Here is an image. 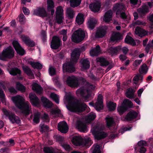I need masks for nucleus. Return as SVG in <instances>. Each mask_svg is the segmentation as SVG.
Returning a JSON list of instances; mask_svg holds the SVG:
<instances>
[{
    "label": "nucleus",
    "mask_w": 153,
    "mask_h": 153,
    "mask_svg": "<svg viewBox=\"0 0 153 153\" xmlns=\"http://www.w3.org/2000/svg\"><path fill=\"white\" fill-rule=\"evenodd\" d=\"M64 102L66 107L69 111L77 113L80 112L87 108V106L84 103H80L75 101L70 92H65Z\"/></svg>",
    "instance_id": "obj_1"
},
{
    "label": "nucleus",
    "mask_w": 153,
    "mask_h": 153,
    "mask_svg": "<svg viewBox=\"0 0 153 153\" xmlns=\"http://www.w3.org/2000/svg\"><path fill=\"white\" fill-rule=\"evenodd\" d=\"M11 100L15 105L20 109L26 114H28L31 111V106L29 102H25L24 99L21 96L17 95L13 97Z\"/></svg>",
    "instance_id": "obj_2"
},
{
    "label": "nucleus",
    "mask_w": 153,
    "mask_h": 153,
    "mask_svg": "<svg viewBox=\"0 0 153 153\" xmlns=\"http://www.w3.org/2000/svg\"><path fill=\"white\" fill-rule=\"evenodd\" d=\"M80 50L78 48L75 49L71 55V62H67L63 65V71L64 72H72L74 71L75 68L74 64L79 59L80 54Z\"/></svg>",
    "instance_id": "obj_3"
},
{
    "label": "nucleus",
    "mask_w": 153,
    "mask_h": 153,
    "mask_svg": "<svg viewBox=\"0 0 153 153\" xmlns=\"http://www.w3.org/2000/svg\"><path fill=\"white\" fill-rule=\"evenodd\" d=\"M96 86L86 82L85 87H81L77 90L76 94L78 96H81L84 98L85 101H88V99L91 96V92L92 90H94Z\"/></svg>",
    "instance_id": "obj_4"
},
{
    "label": "nucleus",
    "mask_w": 153,
    "mask_h": 153,
    "mask_svg": "<svg viewBox=\"0 0 153 153\" xmlns=\"http://www.w3.org/2000/svg\"><path fill=\"white\" fill-rule=\"evenodd\" d=\"M91 139L88 138L85 140H83L80 136H74L72 139V143L76 146H79L84 147L87 146L91 144Z\"/></svg>",
    "instance_id": "obj_5"
},
{
    "label": "nucleus",
    "mask_w": 153,
    "mask_h": 153,
    "mask_svg": "<svg viewBox=\"0 0 153 153\" xmlns=\"http://www.w3.org/2000/svg\"><path fill=\"white\" fill-rule=\"evenodd\" d=\"M126 9V7L122 4H116L113 7L114 11H116V15L117 17L120 16L126 21L130 19L129 16H126L125 13L123 12Z\"/></svg>",
    "instance_id": "obj_6"
},
{
    "label": "nucleus",
    "mask_w": 153,
    "mask_h": 153,
    "mask_svg": "<svg viewBox=\"0 0 153 153\" xmlns=\"http://www.w3.org/2000/svg\"><path fill=\"white\" fill-rule=\"evenodd\" d=\"M91 131L95 139L97 140L103 138L107 136V134L102 131L99 125L93 127Z\"/></svg>",
    "instance_id": "obj_7"
},
{
    "label": "nucleus",
    "mask_w": 153,
    "mask_h": 153,
    "mask_svg": "<svg viewBox=\"0 0 153 153\" xmlns=\"http://www.w3.org/2000/svg\"><path fill=\"white\" fill-rule=\"evenodd\" d=\"M87 35L85 31L79 28L72 34L71 39L74 42L78 43L82 40Z\"/></svg>",
    "instance_id": "obj_8"
},
{
    "label": "nucleus",
    "mask_w": 153,
    "mask_h": 153,
    "mask_svg": "<svg viewBox=\"0 0 153 153\" xmlns=\"http://www.w3.org/2000/svg\"><path fill=\"white\" fill-rule=\"evenodd\" d=\"M14 51L12 48L9 47L4 49L2 53L0 54V59L5 61L13 58L14 56Z\"/></svg>",
    "instance_id": "obj_9"
},
{
    "label": "nucleus",
    "mask_w": 153,
    "mask_h": 153,
    "mask_svg": "<svg viewBox=\"0 0 153 153\" xmlns=\"http://www.w3.org/2000/svg\"><path fill=\"white\" fill-rule=\"evenodd\" d=\"M2 111L4 115L8 117L11 123L17 124L20 123V120L19 118L16 116L14 114L8 112L7 109L4 108H3Z\"/></svg>",
    "instance_id": "obj_10"
},
{
    "label": "nucleus",
    "mask_w": 153,
    "mask_h": 153,
    "mask_svg": "<svg viewBox=\"0 0 153 153\" xmlns=\"http://www.w3.org/2000/svg\"><path fill=\"white\" fill-rule=\"evenodd\" d=\"M56 15L55 21L58 24H61L64 20L63 10L61 7L59 6L57 7L56 10Z\"/></svg>",
    "instance_id": "obj_11"
},
{
    "label": "nucleus",
    "mask_w": 153,
    "mask_h": 153,
    "mask_svg": "<svg viewBox=\"0 0 153 153\" xmlns=\"http://www.w3.org/2000/svg\"><path fill=\"white\" fill-rule=\"evenodd\" d=\"M79 82L78 78L74 76L68 77L66 80V83L69 86L71 87L77 86Z\"/></svg>",
    "instance_id": "obj_12"
},
{
    "label": "nucleus",
    "mask_w": 153,
    "mask_h": 153,
    "mask_svg": "<svg viewBox=\"0 0 153 153\" xmlns=\"http://www.w3.org/2000/svg\"><path fill=\"white\" fill-rule=\"evenodd\" d=\"M60 41L59 38L57 36H54L51 43V46L52 49H58L59 50V47L61 46Z\"/></svg>",
    "instance_id": "obj_13"
},
{
    "label": "nucleus",
    "mask_w": 153,
    "mask_h": 153,
    "mask_svg": "<svg viewBox=\"0 0 153 153\" xmlns=\"http://www.w3.org/2000/svg\"><path fill=\"white\" fill-rule=\"evenodd\" d=\"M75 16V13L73 10L70 8L67 9L66 11V22L70 23L72 22V19Z\"/></svg>",
    "instance_id": "obj_14"
},
{
    "label": "nucleus",
    "mask_w": 153,
    "mask_h": 153,
    "mask_svg": "<svg viewBox=\"0 0 153 153\" xmlns=\"http://www.w3.org/2000/svg\"><path fill=\"white\" fill-rule=\"evenodd\" d=\"M13 45L17 53L20 55H23L25 53V51L19 44L18 42L16 40L12 42Z\"/></svg>",
    "instance_id": "obj_15"
},
{
    "label": "nucleus",
    "mask_w": 153,
    "mask_h": 153,
    "mask_svg": "<svg viewBox=\"0 0 153 153\" xmlns=\"http://www.w3.org/2000/svg\"><path fill=\"white\" fill-rule=\"evenodd\" d=\"M94 107L96 109L99 111L102 109L103 108L102 100V96L101 94H99L98 97L97 102L95 103Z\"/></svg>",
    "instance_id": "obj_16"
},
{
    "label": "nucleus",
    "mask_w": 153,
    "mask_h": 153,
    "mask_svg": "<svg viewBox=\"0 0 153 153\" xmlns=\"http://www.w3.org/2000/svg\"><path fill=\"white\" fill-rule=\"evenodd\" d=\"M108 28L106 26L101 27L97 30L95 37L96 38H102L104 36L106 33V30Z\"/></svg>",
    "instance_id": "obj_17"
},
{
    "label": "nucleus",
    "mask_w": 153,
    "mask_h": 153,
    "mask_svg": "<svg viewBox=\"0 0 153 153\" xmlns=\"http://www.w3.org/2000/svg\"><path fill=\"white\" fill-rule=\"evenodd\" d=\"M58 128L59 131L64 133H66L68 130V126L65 121L59 123L58 124Z\"/></svg>",
    "instance_id": "obj_18"
},
{
    "label": "nucleus",
    "mask_w": 153,
    "mask_h": 153,
    "mask_svg": "<svg viewBox=\"0 0 153 153\" xmlns=\"http://www.w3.org/2000/svg\"><path fill=\"white\" fill-rule=\"evenodd\" d=\"M112 11L111 10H109L105 13L103 18V21L106 23H109L112 20Z\"/></svg>",
    "instance_id": "obj_19"
},
{
    "label": "nucleus",
    "mask_w": 153,
    "mask_h": 153,
    "mask_svg": "<svg viewBox=\"0 0 153 153\" xmlns=\"http://www.w3.org/2000/svg\"><path fill=\"white\" fill-rule=\"evenodd\" d=\"M29 98L32 105L36 106L39 104L40 100L35 94L30 93Z\"/></svg>",
    "instance_id": "obj_20"
},
{
    "label": "nucleus",
    "mask_w": 153,
    "mask_h": 153,
    "mask_svg": "<svg viewBox=\"0 0 153 153\" xmlns=\"http://www.w3.org/2000/svg\"><path fill=\"white\" fill-rule=\"evenodd\" d=\"M34 14L41 17H45L47 15L45 9L43 8H39L34 10Z\"/></svg>",
    "instance_id": "obj_21"
},
{
    "label": "nucleus",
    "mask_w": 153,
    "mask_h": 153,
    "mask_svg": "<svg viewBox=\"0 0 153 153\" xmlns=\"http://www.w3.org/2000/svg\"><path fill=\"white\" fill-rule=\"evenodd\" d=\"M121 47L118 46L116 47H111L108 50V52L109 53L110 55L113 56L117 55L120 51Z\"/></svg>",
    "instance_id": "obj_22"
},
{
    "label": "nucleus",
    "mask_w": 153,
    "mask_h": 153,
    "mask_svg": "<svg viewBox=\"0 0 153 153\" xmlns=\"http://www.w3.org/2000/svg\"><path fill=\"white\" fill-rule=\"evenodd\" d=\"M100 7V3L99 1L96 3L91 4L89 5V7L91 11L94 12H98Z\"/></svg>",
    "instance_id": "obj_23"
},
{
    "label": "nucleus",
    "mask_w": 153,
    "mask_h": 153,
    "mask_svg": "<svg viewBox=\"0 0 153 153\" xmlns=\"http://www.w3.org/2000/svg\"><path fill=\"white\" fill-rule=\"evenodd\" d=\"M76 127L81 132H85L87 131V128L85 124L82 122L78 121L76 124Z\"/></svg>",
    "instance_id": "obj_24"
},
{
    "label": "nucleus",
    "mask_w": 153,
    "mask_h": 153,
    "mask_svg": "<svg viewBox=\"0 0 153 153\" xmlns=\"http://www.w3.org/2000/svg\"><path fill=\"white\" fill-rule=\"evenodd\" d=\"M97 23L96 19L94 18L90 17L88 19L87 25L88 28L93 29Z\"/></svg>",
    "instance_id": "obj_25"
},
{
    "label": "nucleus",
    "mask_w": 153,
    "mask_h": 153,
    "mask_svg": "<svg viewBox=\"0 0 153 153\" xmlns=\"http://www.w3.org/2000/svg\"><path fill=\"white\" fill-rule=\"evenodd\" d=\"M96 117L95 114L93 112H91L87 116L85 117L84 120L86 123H88L94 120Z\"/></svg>",
    "instance_id": "obj_26"
},
{
    "label": "nucleus",
    "mask_w": 153,
    "mask_h": 153,
    "mask_svg": "<svg viewBox=\"0 0 153 153\" xmlns=\"http://www.w3.org/2000/svg\"><path fill=\"white\" fill-rule=\"evenodd\" d=\"M137 114L134 111H130L126 117V120L130 121L135 118L137 116Z\"/></svg>",
    "instance_id": "obj_27"
},
{
    "label": "nucleus",
    "mask_w": 153,
    "mask_h": 153,
    "mask_svg": "<svg viewBox=\"0 0 153 153\" xmlns=\"http://www.w3.org/2000/svg\"><path fill=\"white\" fill-rule=\"evenodd\" d=\"M81 68L82 70L87 69L90 67V62L87 59H82L80 61Z\"/></svg>",
    "instance_id": "obj_28"
},
{
    "label": "nucleus",
    "mask_w": 153,
    "mask_h": 153,
    "mask_svg": "<svg viewBox=\"0 0 153 153\" xmlns=\"http://www.w3.org/2000/svg\"><path fill=\"white\" fill-rule=\"evenodd\" d=\"M54 2L53 0H47V5L48 10L49 11H51V13L52 15H53L54 10L53 9L54 7Z\"/></svg>",
    "instance_id": "obj_29"
},
{
    "label": "nucleus",
    "mask_w": 153,
    "mask_h": 153,
    "mask_svg": "<svg viewBox=\"0 0 153 153\" xmlns=\"http://www.w3.org/2000/svg\"><path fill=\"white\" fill-rule=\"evenodd\" d=\"M32 89L37 94H40L42 93V90L41 87L37 83L33 82L32 84Z\"/></svg>",
    "instance_id": "obj_30"
},
{
    "label": "nucleus",
    "mask_w": 153,
    "mask_h": 153,
    "mask_svg": "<svg viewBox=\"0 0 153 153\" xmlns=\"http://www.w3.org/2000/svg\"><path fill=\"white\" fill-rule=\"evenodd\" d=\"M100 46L97 45L95 48L92 49L90 52L91 56H94L98 55L100 51Z\"/></svg>",
    "instance_id": "obj_31"
},
{
    "label": "nucleus",
    "mask_w": 153,
    "mask_h": 153,
    "mask_svg": "<svg viewBox=\"0 0 153 153\" xmlns=\"http://www.w3.org/2000/svg\"><path fill=\"white\" fill-rule=\"evenodd\" d=\"M42 102L43 103L44 106L46 108H50L52 105V103L49 101L46 98L44 97L41 98Z\"/></svg>",
    "instance_id": "obj_32"
},
{
    "label": "nucleus",
    "mask_w": 153,
    "mask_h": 153,
    "mask_svg": "<svg viewBox=\"0 0 153 153\" xmlns=\"http://www.w3.org/2000/svg\"><path fill=\"white\" fill-rule=\"evenodd\" d=\"M23 69L24 72L27 74L30 79H32L34 78L33 74L28 67L24 66L23 67Z\"/></svg>",
    "instance_id": "obj_33"
},
{
    "label": "nucleus",
    "mask_w": 153,
    "mask_h": 153,
    "mask_svg": "<svg viewBox=\"0 0 153 153\" xmlns=\"http://www.w3.org/2000/svg\"><path fill=\"white\" fill-rule=\"evenodd\" d=\"M135 91L131 88L128 89L126 93V95L127 97L129 98H132L135 97L134 93Z\"/></svg>",
    "instance_id": "obj_34"
},
{
    "label": "nucleus",
    "mask_w": 153,
    "mask_h": 153,
    "mask_svg": "<svg viewBox=\"0 0 153 153\" xmlns=\"http://www.w3.org/2000/svg\"><path fill=\"white\" fill-rule=\"evenodd\" d=\"M120 35L119 33L114 32L111 37V42H116L118 40L120 39Z\"/></svg>",
    "instance_id": "obj_35"
},
{
    "label": "nucleus",
    "mask_w": 153,
    "mask_h": 153,
    "mask_svg": "<svg viewBox=\"0 0 153 153\" xmlns=\"http://www.w3.org/2000/svg\"><path fill=\"white\" fill-rule=\"evenodd\" d=\"M84 15L82 13H79L76 18V21L79 25L82 24L84 21Z\"/></svg>",
    "instance_id": "obj_36"
},
{
    "label": "nucleus",
    "mask_w": 153,
    "mask_h": 153,
    "mask_svg": "<svg viewBox=\"0 0 153 153\" xmlns=\"http://www.w3.org/2000/svg\"><path fill=\"white\" fill-rule=\"evenodd\" d=\"M53 117H56L57 116H60L61 115V111L58 108L55 109H53L51 111V115Z\"/></svg>",
    "instance_id": "obj_37"
},
{
    "label": "nucleus",
    "mask_w": 153,
    "mask_h": 153,
    "mask_svg": "<svg viewBox=\"0 0 153 153\" xmlns=\"http://www.w3.org/2000/svg\"><path fill=\"white\" fill-rule=\"evenodd\" d=\"M125 42L126 43L134 45H136L134 40L128 35L126 36L125 40Z\"/></svg>",
    "instance_id": "obj_38"
},
{
    "label": "nucleus",
    "mask_w": 153,
    "mask_h": 153,
    "mask_svg": "<svg viewBox=\"0 0 153 153\" xmlns=\"http://www.w3.org/2000/svg\"><path fill=\"white\" fill-rule=\"evenodd\" d=\"M107 106L108 110L110 111H113L116 109V104L112 102H107Z\"/></svg>",
    "instance_id": "obj_39"
},
{
    "label": "nucleus",
    "mask_w": 153,
    "mask_h": 153,
    "mask_svg": "<svg viewBox=\"0 0 153 153\" xmlns=\"http://www.w3.org/2000/svg\"><path fill=\"white\" fill-rule=\"evenodd\" d=\"M9 73L12 75H20L21 73L20 71L17 68H13L10 69H8Z\"/></svg>",
    "instance_id": "obj_40"
},
{
    "label": "nucleus",
    "mask_w": 153,
    "mask_h": 153,
    "mask_svg": "<svg viewBox=\"0 0 153 153\" xmlns=\"http://www.w3.org/2000/svg\"><path fill=\"white\" fill-rule=\"evenodd\" d=\"M135 32L136 34L139 35H145L147 33L146 30L139 27H137L136 28Z\"/></svg>",
    "instance_id": "obj_41"
},
{
    "label": "nucleus",
    "mask_w": 153,
    "mask_h": 153,
    "mask_svg": "<svg viewBox=\"0 0 153 153\" xmlns=\"http://www.w3.org/2000/svg\"><path fill=\"white\" fill-rule=\"evenodd\" d=\"M28 62L34 68L41 69L42 67V65L39 63H35L32 61H29V60L28 61Z\"/></svg>",
    "instance_id": "obj_42"
},
{
    "label": "nucleus",
    "mask_w": 153,
    "mask_h": 153,
    "mask_svg": "<svg viewBox=\"0 0 153 153\" xmlns=\"http://www.w3.org/2000/svg\"><path fill=\"white\" fill-rule=\"evenodd\" d=\"M81 1V0H70V5L73 7H77L80 4Z\"/></svg>",
    "instance_id": "obj_43"
},
{
    "label": "nucleus",
    "mask_w": 153,
    "mask_h": 153,
    "mask_svg": "<svg viewBox=\"0 0 153 153\" xmlns=\"http://www.w3.org/2000/svg\"><path fill=\"white\" fill-rule=\"evenodd\" d=\"M117 109L119 114H122L126 111L127 108L126 106L121 104L118 106Z\"/></svg>",
    "instance_id": "obj_44"
},
{
    "label": "nucleus",
    "mask_w": 153,
    "mask_h": 153,
    "mask_svg": "<svg viewBox=\"0 0 153 153\" xmlns=\"http://www.w3.org/2000/svg\"><path fill=\"white\" fill-rule=\"evenodd\" d=\"M148 68L146 64H143L139 69V72L140 74H145L148 71Z\"/></svg>",
    "instance_id": "obj_45"
},
{
    "label": "nucleus",
    "mask_w": 153,
    "mask_h": 153,
    "mask_svg": "<svg viewBox=\"0 0 153 153\" xmlns=\"http://www.w3.org/2000/svg\"><path fill=\"white\" fill-rule=\"evenodd\" d=\"M138 11L141 14H145L149 12V9L147 6L145 5L140 8Z\"/></svg>",
    "instance_id": "obj_46"
},
{
    "label": "nucleus",
    "mask_w": 153,
    "mask_h": 153,
    "mask_svg": "<svg viewBox=\"0 0 153 153\" xmlns=\"http://www.w3.org/2000/svg\"><path fill=\"white\" fill-rule=\"evenodd\" d=\"M16 87L17 89L22 92H23L25 91V87L19 82H16Z\"/></svg>",
    "instance_id": "obj_47"
},
{
    "label": "nucleus",
    "mask_w": 153,
    "mask_h": 153,
    "mask_svg": "<svg viewBox=\"0 0 153 153\" xmlns=\"http://www.w3.org/2000/svg\"><path fill=\"white\" fill-rule=\"evenodd\" d=\"M97 61L100 62L101 65L103 66H106L108 64V62L106 60L102 57L98 58L97 59Z\"/></svg>",
    "instance_id": "obj_48"
},
{
    "label": "nucleus",
    "mask_w": 153,
    "mask_h": 153,
    "mask_svg": "<svg viewBox=\"0 0 153 153\" xmlns=\"http://www.w3.org/2000/svg\"><path fill=\"white\" fill-rule=\"evenodd\" d=\"M93 153H101L100 146L98 144H95L92 148Z\"/></svg>",
    "instance_id": "obj_49"
},
{
    "label": "nucleus",
    "mask_w": 153,
    "mask_h": 153,
    "mask_svg": "<svg viewBox=\"0 0 153 153\" xmlns=\"http://www.w3.org/2000/svg\"><path fill=\"white\" fill-rule=\"evenodd\" d=\"M50 97L57 104L59 103V97L56 94L51 93L50 95Z\"/></svg>",
    "instance_id": "obj_50"
},
{
    "label": "nucleus",
    "mask_w": 153,
    "mask_h": 153,
    "mask_svg": "<svg viewBox=\"0 0 153 153\" xmlns=\"http://www.w3.org/2000/svg\"><path fill=\"white\" fill-rule=\"evenodd\" d=\"M122 104L126 106V108L127 106L131 107L133 106V104L131 102L127 99H125Z\"/></svg>",
    "instance_id": "obj_51"
},
{
    "label": "nucleus",
    "mask_w": 153,
    "mask_h": 153,
    "mask_svg": "<svg viewBox=\"0 0 153 153\" xmlns=\"http://www.w3.org/2000/svg\"><path fill=\"white\" fill-rule=\"evenodd\" d=\"M106 119L107 126L110 127L113 125L114 122L112 117L108 116L106 117Z\"/></svg>",
    "instance_id": "obj_52"
},
{
    "label": "nucleus",
    "mask_w": 153,
    "mask_h": 153,
    "mask_svg": "<svg viewBox=\"0 0 153 153\" xmlns=\"http://www.w3.org/2000/svg\"><path fill=\"white\" fill-rule=\"evenodd\" d=\"M146 24V22L145 21H142L140 20H138L132 23V25L133 26H135L137 25H140L143 26H145Z\"/></svg>",
    "instance_id": "obj_53"
},
{
    "label": "nucleus",
    "mask_w": 153,
    "mask_h": 153,
    "mask_svg": "<svg viewBox=\"0 0 153 153\" xmlns=\"http://www.w3.org/2000/svg\"><path fill=\"white\" fill-rule=\"evenodd\" d=\"M143 76L141 75L137 74L135 76L133 79L134 83L135 84H136L137 83L138 81L139 80H142L143 79Z\"/></svg>",
    "instance_id": "obj_54"
},
{
    "label": "nucleus",
    "mask_w": 153,
    "mask_h": 153,
    "mask_svg": "<svg viewBox=\"0 0 153 153\" xmlns=\"http://www.w3.org/2000/svg\"><path fill=\"white\" fill-rule=\"evenodd\" d=\"M40 116V114L39 112H37L35 114L33 120L35 123H37L39 122Z\"/></svg>",
    "instance_id": "obj_55"
},
{
    "label": "nucleus",
    "mask_w": 153,
    "mask_h": 153,
    "mask_svg": "<svg viewBox=\"0 0 153 153\" xmlns=\"http://www.w3.org/2000/svg\"><path fill=\"white\" fill-rule=\"evenodd\" d=\"M18 19L21 24H23L25 22V18L24 16L22 14H20L19 16Z\"/></svg>",
    "instance_id": "obj_56"
},
{
    "label": "nucleus",
    "mask_w": 153,
    "mask_h": 153,
    "mask_svg": "<svg viewBox=\"0 0 153 153\" xmlns=\"http://www.w3.org/2000/svg\"><path fill=\"white\" fill-rule=\"evenodd\" d=\"M44 153H54V150L52 148L45 147L44 148Z\"/></svg>",
    "instance_id": "obj_57"
},
{
    "label": "nucleus",
    "mask_w": 153,
    "mask_h": 153,
    "mask_svg": "<svg viewBox=\"0 0 153 153\" xmlns=\"http://www.w3.org/2000/svg\"><path fill=\"white\" fill-rule=\"evenodd\" d=\"M146 145V142L144 140H141L138 142L137 147L136 148L144 147Z\"/></svg>",
    "instance_id": "obj_58"
},
{
    "label": "nucleus",
    "mask_w": 153,
    "mask_h": 153,
    "mask_svg": "<svg viewBox=\"0 0 153 153\" xmlns=\"http://www.w3.org/2000/svg\"><path fill=\"white\" fill-rule=\"evenodd\" d=\"M40 127H41L40 131L41 132L46 131L48 129V127L46 125H44L43 123H41L40 125Z\"/></svg>",
    "instance_id": "obj_59"
},
{
    "label": "nucleus",
    "mask_w": 153,
    "mask_h": 153,
    "mask_svg": "<svg viewBox=\"0 0 153 153\" xmlns=\"http://www.w3.org/2000/svg\"><path fill=\"white\" fill-rule=\"evenodd\" d=\"M135 151L139 152L140 153H145L146 151V148L144 147L136 148H135Z\"/></svg>",
    "instance_id": "obj_60"
},
{
    "label": "nucleus",
    "mask_w": 153,
    "mask_h": 153,
    "mask_svg": "<svg viewBox=\"0 0 153 153\" xmlns=\"http://www.w3.org/2000/svg\"><path fill=\"white\" fill-rule=\"evenodd\" d=\"M21 38L22 41L24 42L26 44L27 43V42L30 40V39L28 37L24 35H22L21 36Z\"/></svg>",
    "instance_id": "obj_61"
},
{
    "label": "nucleus",
    "mask_w": 153,
    "mask_h": 153,
    "mask_svg": "<svg viewBox=\"0 0 153 153\" xmlns=\"http://www.w3.org/2000/svg\"><path fill=\"white\" fill-rule=\"evenodd\" d=\"M49 72L51 76L54 75L56 73L55 68L52 66L50 67L49 69Z\"/></svg>",
    "instance_id": "obj_62"
},
{
    "label": "nucleus",
    "mask_w": 153,
    "mask_h": 153,
    "mask_svg": "<svg viewBox=\"0 0 153 153\" xmlns=\"http://www.w3.org/2000/svg\"><path fill=\"white\" fill-rule=\"evenodd\" d=\"M7 144L8 146H11L14 145V140L12 139H10L8 142H7Z\"/></svg>",
    "instance_id": "obj_63"
},
{
    "label": "nucleus",
    "mask_w": 153,
    "mask_h": 153,
    "mask_svg": "<svg viewBox=\"0 0 153 153\" xmlns=\"http://www.w3.org/2000/svg\"><path fill=\"white\" fill-rule=\"evenodd\" d=\"M62 146L67 151H69L71 149L70 146L67 144H64L62 145Z\"/></svg>",
    "instance_id": "obj_64"
}]
</instances>
